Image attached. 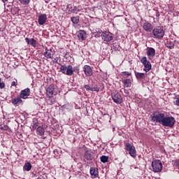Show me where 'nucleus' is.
Listing matches in <instances>:
<instances>
[{"label":"nucleus","instance_id":"4468645a","mask_svg":"<svg viewBox=\"0 0 179 179\" xmlns=\"http://www.w3.org/2000/svg\"><path fill=\"white\" fill-rule=\"evenodd\" d=\"M92 178H97L99 177V169L96 168H91L90 170Z\"/></svg>","mask_w":179,"mask_h":179},{"label":"nucleus","instance_id":"0eeeda50","mask_svg":"<svg viewBox=\"0 0 179 179\" xmlns=\"http://www.w3.org/2000/svg\"><path fill=\"white\" fill-rule=\"evenodd\" d=\"M141 62L144 65L143 71H145V72H149V71L152 69V64H150V62L148 61L146 57H142Z\"/></svg>","mask_w":179,"mask_h":179},{"label":"nucleus","instance_id":"4be33fe9","mask_svg":"<svg viewBox=\"0 0 179 179\" xmlns=\"http://www.w3.org/2000/svg\"><path fill=\"white\" fill-rule=\"evenodd\" d=\"M31 164L30 162H27L23 166V170L24 171H30V170H31Z\"/></svg>","mask_w":179,"mask_h":179},{"label":"nucleus","instance_id":"4c0bfd02","mask_svg":"<svg viewBox=\"0 0 179 179\" xmlns=\"http://www.w3.org/2000/svg\"><path fill=\"white\" fill-rule=\"evenodd\" d=\"M100 89L99 87H91L90 91L91 92H99Z\"/></svg>","mask_w":179,"mask_h":179},{"label":"nucleus","instance_id":"c9c22d12","mask_svg":"<svg viewBox=\"0 0 179 179\" xmlns=\"http://www.w3.org/2000/svg\"><path fill=\"white\" fill-rule=\"evenodd\" d=\"M174 165L176 166V167H178L179 170V159L175 160Z\"/></svg>","mask_w":179,"mask_h":179},{"label":"nucleus","instance_id":"7c9ffc66","mask_svg":"<svg viewBox=\"0 0 179 179\" xmlns=\"http://www.w3.org/2000/svg\"><path fill=\"white\" fill-rule=\"evenodd\" d=\"M71 22L74 24H78V23H79V17H72Z\"/></svg>","mask_w":179,"mask_h":179},{"label":"nucleus","instance_id":"5701e85b","mask_svg":"<svg viewBox=\"0 0 179 179\" xmlns=\"http://www.w3.org/2000/svg\"><path fill=\"white\" fill-rule=\"evenodd\" d=\"M124 87H131V79H125L122 81Z\"/></svg>","mask_w":179,"mask_h":179},{"label":"nucleus","instance_id":"58836bf2","mask_svg":"<svg viewBox=\"0 0 179 179\" xmlns=\"http://www.w3.org/2000/svg\"><path fill=\"white\" fill-rule=\"evenodd\" d=\"M5 87V83H0V89H3Z\"/></svg>","mask_w":179,"mask_h":179},{"label":"nucleus","instance_id":"f257e3e1","mask_svg":"<svg viewBox=\"0 0 179 179\" xmlns=\"http://www.w3.org/2000/svg\"><path fill=\"white\" fill-rule=\"evenodd\" d=\"M164 117H166L164 113L159 111H155L152 115H150L151 121L152 122H159V124H161L164 120Z\"/></svg>","mask_w":179,"mask_h":179},{"label":"nucleus","instance_id":"ddd939ff","mask_svg":"<svg viewBox=\"0 0 179 179\" xmlns=\"http://www.w3.org/2000/svg\"><path fill=\"white\" fill-rule=\"evenodd\" d=\"M45 22H47V15L45 14L40 15L38 18V24H40V26H43V24H44Z\"/></svg>","mask_w":179,"mask_h":179},{"label":"nucleus","instance_id":"bb28decb","mask_svg":"<svg viewBox=\"0 0 179 179\" xmlns=\"http://www.w3.org/2000/svg\"><path fill=\"white\" fill-rule=\"evenodd\" d=\"M36 133L41 136L44 135V128H43L42 127H38L36 129Z\"/></svg>","mask_w":179,"mask_h":179},{"label":"nucleus","instance_id":"b1692460","mask_svg":"<svg viewBox=\"0 0 179 179\" xmlns=\"http://www.w3.org/2000/svg\"><path fill=\"white\" fill-rule=\"evenodd\" d=\"M48 99H47V103L50 106H52V104H55V98L52 96H48Z\"/></svg>","mask_w":179,"mask_h":179},{"label":"nucleus","instance_id":"9d476101","mask_svg":"<svg viewBox=\"0 0 179 179\" xmlns=\"http://www.w3.org/2000/svg\"><path fill=\"white\" fill-rule=\"evenodd\" d=\"M54 54H55V52L52 50V49H48L45 48L43 55L48 59H52V58H54Z\"/></svg>","mask_w":179,"mask_h":179},{"label":"nucleus","instance_id":"6e6552de","mask_svg":"<svg viewBox=\"0 0 179 179\" xmlns=\"http://www.w3.org/2000/svg\"><path fill=\"white\" fill-rule=\"evenodd\" d=\"M101 37L103 41H112V40H114V35L110 33V31H104L102 32Z\"/></svg>","mask_w":179,"mask_h":179},{"label":"nucleus","instance_id":"a19ab883","mask_svg":"<svg viewBox=\"0 0 179 179\" xmlns=\"http://www.w3.org/2000/svg\"><path fill=\"white\" fill-rule=\"evenodd\" d=\"M155 13H156L157 17H159V16H160V13H159L158 10H155Z\"/></svg>","mask_w":179,"mask_h":179},{"label":"nucleus","instance_id":"aec40b11","mask_svg":"<svg viewBox=\"0 0 179 179\" xmlns=\"http://www.w3.org/2000/svg\"><path fill=\"white\" fill-rule=\"evenodd\" d=\"M22 101V98L20 96H17L16 98H14L11 100V103L14 106H20Z\"/></svg>","mask_w":179,"mask_h":179},{"label":"nucleus","instance_id":"a18cd8bd","mask_svg":"<svg viewBox=\"0 0 179 179\" xmlns=\"http://www.w3.org/2000/svg\"><path fill=\"white\" fill-rule=\"evenodd\" d=\"M3 2H6L8 0H2Z\"/></svg>","mask_w":179,"mask_h":179},{"label":"nucleus","instance_id":"ea45409f","mask_svg":"<svg viewBox=\"0 0 179 179\" xmlns=\"http://www.w3.org/2000/svg\"><path fill=\"white\" fill-rule=\"evenodd\" d=\"M85 89H86L87 90H90V89H92V87H90V86L85 85Z\"/></svg>","mask_w":179,"mask_h":179},{"label":"nucleus","instance_id":"72a5a7b5","mask_svg":"<svg viewBox=\"0 0 179 179\" xmlns=\"http://www.w3.org/2000/svg\"><path fill=\"white\" fill-rule=\"evenodd\" d=\"M66 66H64V65H61V67H60V72H62L63 73H64V75L66 74Z\"/></svg>","mask_w":179,"mask_h":179},{"label":"nucleus","instance_id":"412c9836","mask_svg":"<svg viewBox=\"0 0 179 179\" xmlns=\"http://www.w3.org/2000/svg\"><path fill=\"white\" fill-rule=\"evenodd\" d=\"M68 76H72V75H73V68L72 67V66L69 65L66 69V74Z\"/></svg>","mask_w":179,"mask_h":179},{"label":"nucleus","instance_id":"dca6fc26","mask_svg":"<svg viewBox=\"0 0 179 179\" xmlns=\"http://www.w3.org/2000/svg\"><path fill=\"white\" fill-rule=\"evenodd\" d=\"M25 41L27 44H30V45L32 47H36L37 45V41H36L34 38H26Z\"/></svg>","mask_w":179,"mask_h":179},{"label":"nucleus","instance_id":"49530a36","mask_svg":"<svg viewBox=\"0 0 179 179\" xmlns=\"http://www.w3.org/2000/svg\"><path fill=\"white\" fill-rule=\"evenodd\" d=\"M2 30V28H0V31Z\"/></svg>","mask_w":179,"mask_h":179},{"label":"nucleus","instance_id":"473e14b6","mask_svg":"<svg viewBox=\"0 0 179 179\" xmlns=\"http://www.w3.org/2000/svg\"><path fill=\"white\" fill-rule=\"evenodd\" d=\"M19 2H20L22 5H29L30 0H19Z\"/></svg>","mask_w":179,"mask_h":179},{"label":"nucleus","instance_id":"79ce46f5","mask_svg":"<svg viewBox=\"0 0 179 179\" xmlns=\"http://www.w3.org/2000/svg\"><path fill=\"white\" fill-rule=\"evenodd\" d=\"M1 129H5V130H6V129H8V126L1 127Z\"/></svg>","mask_w":179,"mask_h":179},{"label":"nucleus","instance_id":"393cba45","mask_svg":"<svg viewBox=\"0 0 179 179\" xmlns=\"http://www.w3.org/2000/svg\"><path fill=\"white\" fill-rule=\"evenodd\" d=\"M129 154L131 157H134V159L136 157V149L135 148V147L134 148H132L131 150H129Z\"/></svg>","mask_w":179,"mask_h":179},{"label":"nucleus","instance_id":"de8ad7c7","mask_svg":"<svg viewBox=\"0 0 179 179\" xmlns=\"http://www.w3.org/2000/svg\"><path fill=\"white\" fill-rule=\"evenodd\" d=\"M0 83H1V78H0Z\"/></svg>","mask_w":179,"mask_h":179},{"label":"nucleus","instance_id":"f03ea898","mask_svg":"<svg viewBox=\"0 0 179 179\" xmlns=\"http://www.w3.org/2000/svg\"><path fill=\"white\" fill-rule=\"evenodd\" d=\"M174 124H176V119L174 117H164V120H162V123L161 125L163 127H169V128H173L174 127Z\"/></svg>","mask_w":179,"mask_h":179},{"label":"nucleus","instance_id":"2eb2a0df","mask_svg":"<svg viewBox=\"0 0 179 179\" xmlns=\"http://www.w3.org/2000/svg\"><path fill=\"white\" fill-rule=\"evenodd\" d=\"M143 29L145 31H148V33H150V31L153 30V25H152L150 22H145L143 25Z\"/></svg>","mask_w":179,"mask_h":179},{"label":"nucleus","instance_id":"1a4fd4ad","mask_svg":"<svg viewBox=\"0 0 179 179\" xmlns=\"http://www.w3.org/2000/svg\"><path fill=\"white\" fill-rule=\"evenodd\" d=\"M112 99L116 104H121L122 103V96L117 92H113L111 94Z\"/></svg>","mask_w":179,"mask_h":179},{"label":"nucleus","instance_id":"a211bd4d","mask_svg":"<svg viewBox=\"0 0 179 179\" xmlns=\"http://www.w3.org/2000/svg\"><path fill=\"white\" fill-rule=\"evenodd\" d=\"M134 73L137 80H142L143 79H145L146 78V74L143 73L134 71Z\"/></svg>","mask_w":179,"mask_h":179},{"label":"nucleus","instance_id":"e433bc0d","mask_svg":"<svg viewBox=\"0 0 179 179\" xmlns=\"http://www.w3.org/2000/svg\"><path fill=\"white\" fill-rule=\"evenodd\" d=\"M58 57H56V58H55L52 61V62L53 63V64H58V65H61V64H59V62H58Z\"/></svg>","mask_w":179,"mask_h":179},{"label":"nucleus","instance_id":"9b49d317","mask_svg":"<svg viewBox=\"0 0 179 179\" xmlns=\"http://www.w3.org/2000/svg\"><path fill=\"white\" fill-rule=\"evenodd\" d=\"M83 71L86 76H92L93 75V71L92 70V67L89 65H85L83 66Z\"/></svg>","mask_w":179,"mask_h":179},{"label":"nucleus","instance_id":"f3484780","mask_svg":"<svg viewBox=\"0 0 179 179\" xmlns=\"http://www.w3.org/2000/svg\"><path fill=\"white\" fill-rule=\"evenodd\" d=\"M77 36L80 40H82V41L86 39V32L84 30H80L77 33Z\"/></svg>","mask_w":179,"mask_h":179},{"label":"nucleus","instance_id":"20e7f679","mask_svg":"<svg viewBox=\"0 0 179 179\" xmlns=\"http://www.w3.org/2000/svg\"><path fill=\"white\" fill-rule=\"evenodd\" d=\"M151 166L152 167V171L154 173H160L163 170V164L162 161L159 159H155L152 162Z\"/></svg>","mask_w":179,"mask_h":179},{"label":"nucleus","instance_id":"c03bdc74","mask_svg":"<svg viewBox=\"0 0 179 179\" xmlns=\"http://www.w3.org/2000/svg\"><path fill=\"white\" fill-rule=\"evenodd\" d=\"M33 128H34V129H36V128H37V124H34V125H33Z\"/></svg>","mask_w":179,"mask_h":179},{"label":"nucleus","instance_id":"c756f323","mask_svg":"<svg viewBox=\"0 0 179 179\" xmlns=\"http://www.w3.org/2000/svg\"><path fill=\"white\" fill-rule=\"evenodd\" d=\"M101 162L102 163H107L108 162V157L106 156V155H102L100 157Z\"/></svg>","mask_w":179,"mask_h":179},{"label":"nucleus","instance_id":"f8f14e48","mask_svg":"<svg viewBox=\"0 0 179 179\" xmlns=\"http://www.w3.org/2000/svg\"><path fill=\"white\" fill-rule=\"evenodd\" d=\"M30 96V89L26 88L21 91V93L20 94V96L21 99H27Z\"/></svg>","mask_w":179,"mask_h":179},{"label":"nucleus","instance_id":"39448f33","mask_svg":"<svg viewBox=\"0 0 179 179\" xmlns=\"http://www.w3.org/2000/svg\"><path fill=\"white\" fill-rule=\"evenodd\" d=\"M58 92L57 91V87L54 85H50L46 89V96L48 97H52L53 96H57Z\"/></svg>","mask_w":179,"mask_h":179},{"label":"nucleus","instance_id":"cd10ccee","mask_svg":"<svg viewBox=\"0 0 179 179\" xmlns=\"http://www.w3.org/2000/svg\"><path fill=\"white\" fill-rule=\"evenodd\" d=\"M124 146H125V149H126V150H127V152H129V150H131L132 149H134L135 148V146L131 145V144L129 143H126Z\"/></svg>","mask_w":179,"mask_h":179},{"label":"nucleus","instance_id":"423d86ee","mask_svg":"<svg viewBox=\"0 0 179 179\" xmlns=\"http://www.w3.org/2000/svg\"><path fill=\"white\" fill-rule=\"evenodd\" d=\"M94 159V152L92 150H85L84 153V160L85 162L89 163Z\"/></svg>","mask_w":179,"mask_h":179},{"label":"nucleus","instance_id":"a878e982","mask_svg":"<svg viewBox=\"0 0 179 179\" xmlns=\"http://www.w3.org/2000/svg\"><path fill=\"white\" fill-rule=\"evenodd\" d=\"M174 96L175 97L173 99L175 101H173V104L179 107V94H174Z\"/></svg>","mask_w":179,"mask_h":179},{"label":"nucleus","instance_id":"37998d69","mask_svg":"<svg viewBox=\"0 0 179 179\" xmlns=\"http://www.w3.org/2000/svg\"><path fill=\"white\" fill-rule=\"evenodd\" d=\"M11 86H16V82L15 81L12 82Z\"/></svg>","mask_w":179,"mask_h":179},{"label":"nucleus","instance_id":"7ed1b4c3","mask_svg":"<svg viewBox=\"0 0 179 179\" xmlns=\"http://www.w3.org/2000/svg\"><path fill=\"white\" fill-rule=\"evenodd\" d=\"M152 35L154 38H158V40L164 37V29H163V27H158L152 29Z\"/></svg>","mask_w":179,"mask_h":179},{"label":"nucleus","instance_id":"2f4dec72","mask_svg":"<svg viewBox=\"0 0 179 179\" xmlns=\"http://www.w3.org/2000/svg\"><path fill=\"white\" fill-rule=\"evenodd\" d=\"M71 8L69 10L70 12H73V13H75V12H79V8L76 6H71Z\"/></svg>","mask_w":179,"mask_h":179},{"label":"nucleus","instance_id":"f704fd0d","mask_svg":"<svg viewBox=\"0 0 179 179\" xmlns=\"http://www.w3.org/2000/svg\"><path fill=\"white\" fill-rule=\"evenodd\" d=\"M122 75L123 76H131V75H132V73H131L128 71H123V72H122Z\"/></svg>","mask_w":179,"mask_h":179},{"label":"nucleus","instance_id":"c85d7f7f","mask_svg":"<svg viewBox=\"0 0 179 179\" xmlns=\"http://www.w3.org/2000/svg\"><path fill=\"white\" fill-rule=\"evenodd\" d=\"M174 42H172L171 41H169L166 43L167 48H169L170 50H173L174 48Z\"/></svg>","mask_w":179,"mask_h":179},{"label":"nucleus","instance_id":"6ab92c4d","mask_svg":"<svg viewBox=\"0 0 179 179\" xmlns=\"http://www.w3.org/2000/svg\"><path fill=\"white\" fill-rule=\"evenodd\" d=\"M147 55L149 57V58H153V57L156 55V50H155V48H150L147 51Z\"/></svg>","mask_w":179,"mask_h":179}]
</instances>
